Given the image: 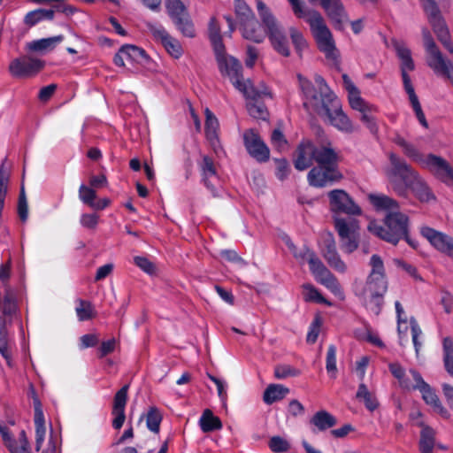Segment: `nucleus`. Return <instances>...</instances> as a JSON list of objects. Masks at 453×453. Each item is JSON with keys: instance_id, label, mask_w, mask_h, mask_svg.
<instances>
[{"instance_id": "nucleus-13", "label": "nucleus", "mask_w": 453, "mask_h": 453, "mask_svg": "<svg viewBox=\"0 0 453 453\" xmlns=\"http://www.w3.org/2000/svg\"><path fill=\"white\" fill-rule=\"evenodd\" d=\"M310 271L315 280L325 286L334 296L343 298L344 293L337 278L326 268L319 257H312L310 261Z\"/></svg>"}, {"instance_id": "nucleus-63", "label": "nucleus", "mask_w": 453, "mask_h": 453, "mask_svg": "<svg viewBox=\"0 0 453 453\" xmlns=\"http://www.w3.org/2000/svg\"><path fill=\"white\" fill-rule=\"evenodd\" d=\"M116 340L114 338L104 341L97 350L98 358H104L115 350Z\"/></svg>"}, {"instance_id": "nucleus-12", "label": "nucleus", "mask_w": 453, "mask_h": 453, "mask_svg": "<svg viewBox=\"0 0 453 453\" xmlns=\"http://www.w3.org/2000/svg\"><path fill=\"white\" fill-rule=\"evenodd\" d=\"M409 372L414 380V384L411 389L418 390L426 404L432 406L434 411L439 413L441 417L449 418V411L441 404L434 389H433L432 387L424 380L420 372L415 369H411Z\"/></svg>"}, {"instance_id": "nucleus-33", "label": "nucleus", "mask_w": 453, "mask_h": 453, "mask_svg": "<svg viewBox=\"0 0 453 453\" xmlns=\"http://www.w3.org/2000/svg\"><path fill=\"white\" fill-rule=\"evenodd\" d=\"M395 143L403 149L406 157L414 162L420 164L423 167L426 166L427 156L424 157V155L421 154L414 145L408 142L402 137H398L395 140Z\"/></svg>"}, {"instance_id": "nucleus-48", "label": "nucleus", "mask_w": 453, "mask_h": 453, "mask_svg": "<svg viewBox=\"0 0 453 453\" xmlns=\"http://www.w3.org/2000/svg\"><path fill=\"white\" fill-rule=\"evenodd\" d=\"M336 351V347L334 344H330L326 357V369L329 376L333 379H335L337 376Z\"/></svg>"}, {"instance_id": "nucleus-25", "label": "nucleus", "mask_w": 453, "mask_h": 453, "mask_svg": "<svg viewBox=\"0 0 453 453\" xmlns=\"http://www.w3.org/2000/svg\"><path fill=\"white\" fill-rule=\"evenodd\" d=\"M34 408H35V450L39 451L44 441L46 427L44 421V415L42 408L40 400L35 397L34 398Z\"/></svg>"}, {"instance_id": "nucleus-1", "label": "nucleus", "mask_w": 453, "mask_h": 453, "mask_svg": "<svg viewBox=\"0 0 453 453\" xmlns=\"http://www.w3.org/2000/svg\"><path fill=\"white\" fill-rule=\"evenodd\" d=\"M340 152L331 141L319 144L308 139L302 140L293 153V165L297 171L309 168L307 181L311 187L323 188L341 182L344 175L340 170Z\"/></svg>"}, {"instance_id": "nucleus-15", "label": "nucleus", "mask_w": 453, "mask_h": 453, "mask_svg": "<svg viewBox=\"0 0 453 453\" xmlns=\"http://www.w3.org/2000/svg\"><path fill=\"white\" fill-rule=\"evenodd\" d=\"M44 65L43 60L23 55L10 63L9 71L15 78L32 77L42 70Z\"/></svg>"}, {"instance_id": "nucleus-49", "label": "nucleus", "mask_w": 453, "mask_h": 453, "mask_svg": "<svg viewBox=\"0 0 453 453\" xmlns=\"http://www.w3.org/2000/svg\"><path fill=\"white\" fill-rule=\"evenodd\" d=\"M409 96L410 102L411 104V106L413 108V111L415 112V115L419 121V123L426 128L428 127V123L426 121V116L422 111L420 103L418 101V98L415 93V90L406 92Z\"/></svg>"}, {"instance_id": "nucleus-24", "label": "nucleus", "mask_w": 453, "mask_h": 453, "mask_svg": "<svg viewBox=\"0 0 453 453\" xmlns=\"http://www.w3.org/2000/svg\"><path fill=\"white\" fill-rule=\"evenodd\" d=\"M418 426L421 428L418 440L419 452L433 453L436 445V431L422 421L418 423Z\"/></svg>"}, {"instance_id": "nucleus-36", "label": "nucleus", "mask_w": 453, "mask_h": 453, "mask_svg": "<svg viewBox=\"0 0 453 453\" xmlns=\"http://www.w3.org/2000/svg\"><path fill=\"white\" fill-rule=\"evenodd\" d=\"M406 188L411 189L421 202H429L430 200L435 199L428 186L419 178L418 175L406 187Z\"/></svg>"}, {"instance_id": "nucleus-20", "label": "nucleus", "mask_w": 453, "mask_h": 453, "mask_svg": "<svg viewBox=\"0 0 453 453\" xmlns=\"http://www.w3.org/2000/svg\"><path fill=\"white\" fill-rule=\"evenodd\" d=\"M426 167L441 182L453 186V168L444 158L428 154Z\"/></svg>"}, {"instance_id": "nucleus-54", "label": "nucleus", "mask_w": 453, "mask_h": 453, "mask_svg": "<svg viewBox=\"0 0 453 453\" xmlns=\"http://www.w3.org/2000/svg\"><path fill=\"white\" fill-rule=\"evenodd\" d=\"M79 198L84 204L90 207V204H92L96 198V192L95 188L81 184L79 188Z\"/></svg>"}, {"instance_id": "nucleus-18", "label": "nucleus", "mask_w": 453, "mask_h": 453, "mask_svg": "<svg viewBox=\"0 0 453 453\" xmlns=\"http://www.w3.org/2000/svg\"><path fill=\"white\" fill-rule=\"evenodd\" d=\"M146 27L156 40H159L166 51L174 58L178 59L182 56L183 50L180 42L168 34L165 28L152 22H147Z\"/></svg>"}, {"instance_id": "nucleus-21", "label": "nucleus", "mask_w": 453, "mask_h": 453, "mask_svg": "<svg viewBox=\"0 0 453 453\" xmlns=\"http://www.w3.org/2000/svg\"><path fill=\"white\" fill-rule=\"evenodd\" d=\"M128 389L129 385H124L119 390H118L113 397L111 415L113 419L111 426L114 429L119 430L126 420L125 410L128 400Z\"/></svg>"}, {"instance_id": "nucleus-7", "label": "nucleus", "mask_w": 453, "mask_h": 453, "mask_svg": "<svg viewBox=\"0 0 453 453\" xmlns=\"http://www.w3.org/2000/svg\"><path fill=\"white\" fill-rule=\"evenodd\" d=\"M219 73L224 77H228L235 88L245 96H250L249 89L243 81L242 65L241 62L226 52V47L222 50L214 51Z\"/></svg>"}, {"instance_id": "nucleus-32", "label": "nucleus", "mask_w": 453, "mask_h": 453, "mask_svg": "<svg viewBox=\"0 0 453 453\" xmlns=\"http://www.w3.org/2000/svg\"><path fill=\"white\" fill-rule=\"evenodd\" d=\"M200 428L203 433H211L222 428L220 418L213 414L210 409L203 411L199 419Z\"/></svg>"}, {"instance_id": "nucleus-45", "label": "nucleus", "mask_w": 453, "mask_h": 453, "mask_svg": "<svg viewBox=\"0 0 453 453\" xmlns=\"http://www.w3.org/2000/svg\"><path fill=\"white\" fill-rule=\"evenodd\" d=\"M0 354L6 360L9 366H12V356L8 350V336L5 321L0 315Z\"/></svg>"}, {"instance_id": "nucleus-26", "label": "nucleus", "mask_w": 453, "mask_h": 453, "mask_svg": "<svg viewBox=\"0 0 453 453\" xmlns=\"http://www.w3.org/2000/svg\"><path fill=\"white\" fill-rule=\"evenodd\" d=\"M205 114V123H204V131L206 139L209 141L210 144L213 147L216 151V147L219 144V123L217 117L214 113L209 110L208 108L204 111Z\"/></svg>"}, {"instance_id": "nucleus-39", "label": "nucleus", "mask_w": 453, "mask_h": 453, "mask_svg": "<svg viewBox=\"0 0 453 453\" xmlns=\"http://www.w3.org/2000/svg\"><path fill=\"white\" fill-rule=\"evenodd\" d=\"M64 40V35H59L49 38H42L40 40L33 41L27 43V49L30 51H42L46 50H52L56 44L61 42Z\"/></svg>"}, {"instance_id": "nucleus-19", "label": "nucleus", "mask_w": 453, "mask_h": 453, "mask_svg": "<svg viewBox=\"0 0 453 453\" xmlns=\"http://www.w3.org/2000/svg\"><path fill=\"white\" fill-rule=\"evenodd\" d=\"M243 143L250 157L258 162H266L270 150L260 135L254 129H248L243 134Z\"/></svg>"}, {"instance_id": "nucleus-37", "label": "nucleus", "mask_w": 453, "mask_h": 453, "mask_svg": "<svg viewBox=\"0 0 453 453\" xmlns=\"http://www.w3.org/2000/svg\"><path fill=\"white\" fill-rule=\"evenodd\" d=\"M356 398L363 401L365 408L370 411H374L380 405L375 395L369 391L365 383H360L356 393Z\"/></svg>"}, {"instance_id": "nucleus-40", "label": "nucleus", "mask_w": 453, "mask_h": 453, "mask_svg": "<svg viewBox=\"0 0 453 453\" xmlns=\"http://www.w3.org/2000/svg\"><path fill=\"white\" fill-rule=\"evenodd\" d=\"M147 428L154 433L158 434L160 431V424L163 420V415L158 408L151 406L144 415Z\"/></svg>"}, {"instance_id": "nucleus-50", "label": "nucleus", "mask_w": 453, "mask_h": 453, "mask_svg": "<svg viewBox=\"0 0 453 453\" xmlns=\"http://www.w3.org/2000/svg\"><path fill=\"white\" fill-rule=\"evenodd\" d=\"M249 114L257 119L265 120L268 117V111L264 103L262 102H250L247 104Z\"/></svg>"}, {"instance_id": "nucleus-6", "label": "nucleus", "mask_w": 453, "mask_h": 453, "mask_svg": "<svg viewBox=\"0 0 453 453\" xmlns=\"http://www.w3.org/2000/svg\"><path fill=\"white\" fill-rule=\"evenodd\" d=\"M390 167L386 171V174L393 185L394 190L400 196L405 194L406 187L418 177V173L407 164V162L395 154H388Z\"/></svg>"}, {"instance_id": "nucleus-29", "label": "nucleus", "mask_w": 453, "mask_h": 453, "mask_svg": "<svg viewBox=\"0 0 453 453\" xmlns=\"http://www.w3.org/2000/svg\"><path fill=\"white\" fill-rule=\"evenodd\" d=\"M121 52L125 54L126 59L131 63L149 65L151 61V58L142 48L133 44L121 46Z\"/></svg>"}, {"instance_id": "nucleus-58", "label": "nucleus", "mask_w": 453, "mask_h": 453, "mask_svg": "<svg viewBox=\"0 0 453 453\" xmlns=\"http://www.w3.org/2000/svg\"><path fill=\"white\" fill-rule=\"evenodd\" d=\"M235 13L239 24L255 16L252 10L241 0H236Z\"/></svg>"}, {"instance_id": "nucleus-35", "label": "nucleus", "mask_w": 453, "mask_h": 453, "mask_svg": "<svg viewBox=\"0 0 453 453\" xmlns=\"http://www.w3.org/2000/svg\"><path fill=\"white\" fill-rule=\"evenodd\" d=\"M209 39L213 48V51L222 50L225 48L223 42L219 23L215 17H211L208 27Z\"/></svg>"}, {"instance_id": "nucleus-11", "label": "nucleus", "mask_w": 453, "mask_h": 453, "mask_svg": "<svg viewBox=\"0 0 453 453\" xmlns=\"http://www.w3.org/2000/svg\"><path fill=\"white\" fill-rule=\"evenodd\" d=\"M334 228L341 241V248L345 253H352L358 248V222L356 219L347 221L341 217L334 218Z\"/></svg>"}, {"instance_id": "nucleus-60", "label": "nucleus", "mask_w": 453, "mask_h": 453, "mask_svg": "<svg viewBox=\"0 0 453 453\" xmlns=\"http://www.w3.org/2000/svg\"><path fill=\"white\" fill-rule=\"evenodd\" d=\"M276 164L275 175L280 180H284L288 178L290 173V166L288 161L285 157L275 158Z\"/></svg>"}, {"instance_id": "nucleus-34", "label": "nucleus", "mask_w": 453, "mask_h": 453, "mask_svg": "<svg viewBox=\"0 0 453 453\" xmlns=\"http://www.w3.org/2000/svg\"><path fill=\"white\" fill-rule=\"evenodd\" d=\"M289 393V389L280 384H271L264 391L263 400L266 404H272L283 399Z\"/></svg>"}, {"instance_id": "nucleus-9", "label": "nucleus", "mask_w": 453, "mask_h": 453, "mask_svg": "<svg viewBox=\"0 0 453 453\" xmlns=\"http://www.w3.org/2000/svg\"><path fill=\"white\" fill-rule=\"evenodd\" d=\"M165 9L176 29L185 37L194 38L196 28L181 0H165Z\"/></svg>"}, {"instance_id": "nucleus-5", "label": "nucleus", "mask_w": 453, "mask_h": 453, "mask_svg": "<svg viewBox=\"0 0 453 453\" xmlns=\"http://www.w3.org/2000/svg\"><path fill=\"white\" fill-rule=\"evenodd\" d=\"M257 9L264 26L267 28L266 35L273 49L280 55L288 57L290 50L284 30L262 0H257Z\"/></svg>"}, {"instance_id": "nucleus-2", "label": "nucleus", "mask_w": 453, "mask_h": 453, "mask_svg": "<svg viewBox=\"0 0 453 453\" xmlns=\"http://www.w3.org/2000/svg\"><path fill=\"white\" fill-rule=\"evenodd\" d=\"M371 203L377 210L388 211L385 216L383 225L371 221L368 230L381 240L393 245H396L408 231L409 218L407 215L397 211L398 203L386 195H369Z\"/></svg>"}, {"instance_id": "nucleus-31", "label": "nucleus", "mask_w": 453, "mask_h": 453, "mask_svg": "<svg viewBox=\"0 0 453 453\" xmlns=\"http://www.w3.org/2000/svg\"><path fill=\"white\" fill-rule=\"evenodd\" d=\"M311 424L317 427L319 431H326L334 427L337 424L336 418L326 411H317L311 418Z\"/></svg>"}, {"instance_id": "nucleus-42", "label": "nucleus", "mask_w": 453, "mask_h": 453, "mask_svg": "<svg viewBox=\"0 0 453 453\" xmlns=\"http://www.w3.org/2000/svg\"><path fill=\"white\" fill-rule=\"evenodd\" d=\"M303 300L305 302H313L316 303L326 304L327 306H332V303L326 299L320 292L311 284L307 283L303 285Z\"/></svg>"}, {"instance_id": "nucleus-46", "label": "nucleus", "mask_w": 453, "mask_h": 453, "mask_svg": "<svg viewBox=\"0 0 453 453\" xmlns=\"http://www.w3.org/2000/svg\"><path fill=\"white\" fill-rule=\"evenodd\" d=\"M314 81L318 86L321 104L337 97L336 95L330 89L325 79L321 75L316 74L314 76Z\"/></svg>"}, {"instance_id": "nucleus-59", "label": "nucleus", "mask_w": 453, "mask_h": 453, "mask_svg": "<svg viewBox=\"0 0 453 453\" xmlns=\"http://www.w3.org/2000/svg\"><path fill=\"white\" fill-rule=\"evenodd\" d=\"M289 35L292 41L293 45L297 52H301L303 50L307 48V42L303 37L302 32H300L296 27H290Z\"/></svg>"}, {"instance_id": "nucleus-30", "label": "nucleus", "mask_w": 453, "mask_h": 453, "mask_svg": "<svg viewBox=\"0 0 453 453\" xmlns=\"http://www.w3.org/2000/svg\"><path fill=\"white\" fill-rule=\"evenodd\" d=\"M55 17L53 9L38 8L28 12L23 19L24 24L28 27H33L42 21H52Z\"/></svg>"}, {"instance_id": "nucleus-57", "label": "nucleus", "mask_w": 453, "mask_h": 453, "mask_svg": "<svg viewBox=\"0 0 453 453\" xmlns=\"http://www.w3.org/2000/svg\"><path fill=\"white\" fill-rule=\"evenodd\" d=\"M299 370L289 365H279L274 368V376L278 380H283L288 377H296L299 375Z\"/></svg>"}, {"instance_id": "nucleus-3", "label": "nucleus", "mask_w": 453, "mask_h": 453, "mask_svg": "<svg viewBox=\"0 0 453 453\" xmlns=\"http://www.w3.org/2000/svg\"><path fill=\"white\" fill-rule=\"evenodd\" d=\"M288 1L292 7L294 14L298 19L306 18L319 51L325 55L327 60L334 65H339L340 52L336 48L333 35L321 14L317 11L305 10L302 0Z\"/></svg>"}, {"instance_id": "nucleus-22", "label": "nucleus", "mask_w": 453, "mask_h": 453, "mask_svg": "<svg viewBox=\"0 0 453 453\" xmlns=\"http://www.w3.org/2000/svg\"><path fill=\"white\" fill-rule=\"evenodd\" d=\"M239 29L244 39L256 43L262 42L267 34V28L263 27L255 16L239 24Z\"/></svg>"}, {"instance_id": "nucleus-56", "label": "nucleus", "mask_w": 453, "mask_h": 453, "mask_svg": "<svg viewBox=\"0 0 453 453\" xmlns=\"http://www.w3.org/2000/svg\"><path fill=\"white\" fill-rule=\"evenodd\" d=\"M202 178H211L217 175V170L213 159L209 156H203L200 165Z\"/></svg>"}, {"instance_id": "nucleus-51", "label": "nucleus", "mask_w": 453, "mask_h": 453, "mask_svg": "<svg viewBox=\"0 0 453 453\" xmlns=\"http://www.w3.org/2000/svg\"><path fill=\"white\" fill-rule=\"evenodd\" d=\"M17 211H18L19 219L22 222H26L28 218V203H27V199L24 186H21L20 190H19Z\"/></svg>"}, {"instance_id": "nucleus-55", "label": "nucleus", "mask_w": 453, "mask_h": 453, "mask_svg": "<svg viewBox=\"0 0 453 453\" xmlns=\"http://www.w3.org/2000/svg\"><path fill=\"white\" fill-rule=\"evenodd\" d=\"M273 146L279 151H284L288 147V142L280 129L275 128L271 135Z\"/></svg>"}, {"instance_id": "nucleus-44", "label": "nucleus", "mask_w": 453, "mask_h": 453, "mask_svg": "<svg viewBox=\"0 0 453 453\" xmlns=\"http://www.w3.org/2000/svg\"><path fill=\"white\" fill-rule=\"evenodd\" d=\"M286 245L292 252L293 256L302 263L307 261L310 265V261L312 257H318L316 253L306 245H304L301 250H298L289 238L286 241Z\"/></svg>"}, {"instance_id": "nucleus-14", "label": "nucleus", "mask_w": 453, "mask_h": 453, "mask_svg": "<svg viewBox=\"0 0 453 453\" xmlns=\"http://www.w3.org/2000/svg\"><path fill=\"white\" fill-rule=\"evenodd\" d=\"M321 110L328 118L332 126L340 131L353 132V126L349 117L342 111V104L338 97L321 104Z\"/></svg>"}, {"instance_id": "nucleus-43", "label": "nucleus", "mask_w": 453, "mask_h": 453, "mask_svg": "<svg viewBox=\"0 0 453 453\" xmlns=\"http://www.w3.org/2000/svg\"><path fill=\"white\" fill-rule=\"evenodd\" d=\"M77 303L78 305L75 308V311L80 321H87L96 317V312L91 302L78 299Z\"/></svg>"}, {"instance_id": "nucleus-53", "label": "nucleus", "mask_w": 453, "mask_h": 453, "mask_svg": "<svg viewBox=\"0 0 453 453\" xmlns=\"http://www.w3.org/2000/svg\"><path fill=\"white\" fill-rule=\"evenodd\" d=\"M430 68L434 70L435 73H441L450 80L453 85V64L449 60L442 59V64H430Z\"/></svg>"}, {"instance_id": "nucleus-10", "label": "nucleus", "mask_w": 453, "mask_h": 453, "mask_svg": "<svg viewBox=\"0 0 453 453\" xmlns=\"http://www.w3.org/2000/svg\"><path fill=\"white\" fill-rule=\"evenodd\" d=\"M329 203V209L334 217H339L340 214H346L349 216H359L362 214V209L356 203L354 199L349 195L347 191L341 188L330 190L327 193Z\"/></svg>"}, {"instance_id": "nucleus-17", "label": "nucleus", "mask_w": 453, "mask_h": 453, "mask_svg": "<svg viewBox=\"0 0 453 453\" xmlns=\"http://www.w3.org/2000/svg\"><path fill=\"white\" fill-rule=\"evenodd\" d=\"M421 235L439 252L453 258V237L430 226L420 228Z\"/></svg>"}, {"instance_id": "nucleus-38", "label": "nucleus", "mask_w": 453, "mask_h": 453, "mask_svg": "<svg viewBox=\"0 0 453 453\" xmlns=\"http://www.w3.org/2000/svg\"><path fill=\"white\" fill-rule=\"evenodd\" d=\"M321 252L330 267L338 273H343L346 272L347 265L341 258L336 247L328 250H322Z\"/></svg>"}, {"instance_id": "nucleus-62", "label": "nucleus", "mask_w": 453, "mask_h": 453, "mask_svg": "<svg viewBox=\"0 0 453 453\" xmlns=\"http://www.w3.org/2000/svg\"><path fill=\"white\" fill-rule=\"evenodd\" d=\"M394 264L398 268L404 270L410 276H411L415 280H423V279L418 274L417 268L414 265L408 264L403 259H394Z\"/></svg>"}, {"instance_id": "nucleus-64", "label": "nucleus", "mask_w": 453, "mask_h": 453, "mask_svg": "<svg viewBox=\"0 0 453 453\" xmlns=\"http://www.w3.org/2000/svg\"><path fill=\"white\" fill-rule=\"evenodd\" d=\"M99 216L96 213H84L81 216L80 223L82 226L95 229L98 224Z\"/></svg>"}, {"instance_id": "nucleus-52", "label": "nucleus", "mask_w": 453, "mask_h": 453, "mask_svg": "<svg viewBox=\"0 0 453 453\" xmlns=\"http://www.w3.org/2000/svg\"><path fill=\"white\" fill-rule=\"evenodd\" d=\"M270 449L274 453H284L290 449L289 442L281 436L275 435L270 438L268 441Z\"/></svg>"}, {"instance_id": "nucleus-61", "label": "nucleus", "mask_w": 453, "mask_h": 453, "mask_svg": "<svg viewBox=\"0 0 453 453\" xmlns=\"http://www.w3.org/2000/svg\"><path fill=\"white\" fill-rule=\"evenodd\" d=\"M134 263L146 273L152 274L155 272V265L146 257L136 256L134 257Z\"/></svg>"}, {"instance_id": "nucleus-4", "label": "nucleus", "mask_w": 453, "mask_h": 453, "mask_svg": "<svg viewBox=\"0 0 453 453\" xmlns=\"http://www.w3.org/2000/svg\"><path fill=\"white\" fill-rule=\"evenodd\" d=\"M372 271L366 279L365 287L359 296L367 310L378 316L382 310L384 295L388 290V281L385 274L384 263L379 255H372L370 259Z\"/></svg>"}, {"instance_id": "nucleus-16", "label": "nucleus", "mask_w": 453, "mask_h": 453, "mask_svg": "<svg viewBox=\"0 0 453 453\" xmlns=\"http://www.w3.org/2000/svg\"><path fill=\"white\" fill-rule=\"evenodd\" d=\"M392 44L397 58L400 59V71L404 90L406 92L412 91L414 88L408 73L415 70V63L411 57V51L403 42L393 41Z\"/></svg>"}, {"instance_id": "nucleus-8", "label": "nucleus", "mask_w": 453, "mask_h": 453, "mask_svg": "<svg viewBox=\"0 0 453 453\" xmlns=\"http://www.w3.org/2000/svg\"><path fill=\"white\" fill-rule=\"evenodd\" d=\"M423 9L437 39L449 53H453V43L448 26L435 0H426L423 3Z\"/></svg>"}, {"instance_id": "nucleus-47", "label": "nucleus", "mask_w": 453, "mask_h": 453, "mask_svg": "<svg viewBox=\"0 0 453 453\" xmlns=\"http://www.w3.org/2000/svg\"><path fill=\"white\" fill-rule=\"evenodd\" d=\"M17 303L13 294L6 291L4 298H0V312L4 316H11L16 312Z\"/></svg>"}, {"instance_id": "nucleus-23", "label": "nucleus", "mask_w": 453, "mask_h": 453, "mask_svg": "<svg viewBox=\"0 0 453 453\" xmlns=\"http://www.w3.org/2000/svg\"><path fill=\"white\" fill-rule=\"evenodd\" d=\"M298 78L301 90L306 100L303 102V106L308 110L309 106L311 105L316 111H318V112H319V108H321L319 92L317 90L311 81L303 78L301 75H298Z\"/></svg>"}, {"instance_id": "nucleus-28", "label": "nucleus", "mask_w": 453, "mask_h": 453, "mask_svg": "<svg viewBox=\"0 0 453 453\" xmlns=\"http://www.w3.org/2000/svg\"><path fill=\"white\" fill-rule=\"evenodd\" d=\"M342 79L349 92V103L350 107L360 112L370 111L371 106L368 105L360 96L357 88L350 81L349 76L347 74H343Z\"/></svg>"}, {"instance_id": "nucleus-41", "label": "nucleus", "mask_w": 453, "mask_h": 453, "mask_svg": "<svg viewBox=\"0 0 453 453\" xmlns=\"http://www.w3.org/2000/svg\"><path fill=\"white\" fill-rule=\"evenodd\" d=\"M388 370L391 374L398 380L399 386L403 389L411 390L413 384L409 378L406 377L405 369L398 362L388 364Z\"/></svg>"}, {"instance_id": "nucleus-27", "label": "nucleus", "mask_w": 453, "mask_h": 453, "mask_svg": "<svg viewBox=\"0 0 453 453\" xmlns=\"http://www.w3.org/2000/svg\"><path fill=\"white\" fill-rule=\"evenodd\" d=\"M422 36L424 47L428 55V58L426 60L427 65L430 67V64L433 65V63L435 65L442 64V59L444 58L427 28L425 27L422 29Z\"/></svg>"}]
</instances>
